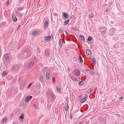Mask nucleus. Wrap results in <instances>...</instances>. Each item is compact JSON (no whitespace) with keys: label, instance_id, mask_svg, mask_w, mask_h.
Instances as JSON below:
<instances>
[{"label":"nucleus","instance_id":"nucleus-24","mask_svg":"<svg viewBox=\"0 0 124 124\" xmlns=\"http://www.w3.org/2000/svg\"><path fill=\"white\" fill-rule=\"evenodd\" d=\"M18 65H15L13 66L12 67V69L14 70L16 69V67L18 66Z\"/></svg>","mask_w":124,"mask_h":124},{"label":"nucleus","instance_id":"nucleus-53","mask_svg":"<svg viewBox=\"0 0 124 124\" xmlns=\"http://www.w3.org/2000/svg\"><path fill=\"white\" fill-rule=\"evenodd\" d=\"M70 118L71 119H72V117H71V114L70 115Z\"/></svg>","mask_w":124,"mask_h":124},{"label":"nucleus","instance_id":"nucleus-26","mask_svg":"<svg viewBox=\"0 0 124 124\" xmlns=\"http://www.w3.org/2000/svg\"><path fill=\"white\" fill-rule=\"evenodd\" d=\"M63 16L65 18H67L68 17V15L66 13H64Z\"/></svg>","mask_w":124,"mask_h":124},{"label":"nucleus","instance_id":"nucleus-11","mask_svg":"<svg viewBox=\"0 0 124 124\" xmlns=\"http://www.w3.org/2000/svg\"><path fill=\"white\" fill-rule=\"evenodd\" d=\"M63 42V40L61 39H60L59 40V46L60 47H61Z\"/></svg>","mask_w":124,"mask_h":124},{"label":"nucleus","instance_id":"nucleus-48","mask_svg":"<svg viewBox=\"0 0 124 124\" xmlns=\"http://www.w3.org/2000/svg\"><path fill=\"white\" fill-rule=\"evenodd\" d=\"M13 116V114H12L11 116V117H12Z\"/></svg>","mask_w":124,"mask_h":124},{"label":"nucleus","instance_id":"nucleus-32","mask_svg":"<svg viewBox=\"0 0 124 124\" xmlns=\"http://www.w3.org/2000/svg\"><path fill=\"white\" fill-rule=\"evenodd\" d=\"M84 84V82L82 81H80L79 83V85H83Z\"/></svg>","mask_w":124,"mask_h":124},{"label":"nucleus","instance_id":"nucleus-1","mask_svg":"<svg viewBox=\"0 0 124 124\" xmlns=\"http://www.w3.org/2000/svg\"><path fill=\"white\" fill-rule=\"evenodd\" d=\"M48 99V101L49 103H52L54 101L55 98L52 92L51 89H49L46 94Z\"/></svg>","mask_w":124,"mask_h":124},{"label":"nucleus","instance_id":"nucleus-33","mask_svg":"<svg viewBox=\"0 0 124 124\" xmlns=\"http://www.w3.org/2000/svg\"><path fill=\"white\" fill-rule=\"evenodd\" d=\"M56 89L57 91L58 92H60V89L59 87L58 86H57L56 87Z\"/></svg>","mask_w":124,"mask_h":124},{"label":"nucleus","instance_id":"nucleus-38","mask_svg":"<svg viewBox=\"0 0 124 124\" xmlns=\"http://www.w3.org/2000/svg\"><path fill=\"white\" fill-rule=\"evenodd\" d=\"M73 60H74L75 61H76L77 60V58H76V57H73Z\"/></svg>","mask_w":124,"mask_h":124},{"label":"nucleus","instance_id":"nucleus-9","mask_svg":"<svg viewBox=\"0 0 124 124\" xmlns=\"http://www.w3.org/2000/svg\"><path fill=\"white\" fill-rule=\"evenodd\" d=\"M32 98V96H27L25 98V102H27L29 100Z\"/></svg>","mask_w":124,"mask_h":124},{"label":"nucleus","instance_id":"nucleus-22","mask_svg":"<svg viewBox=\"0 0 124 124\" xmlns=\"http://www.w3.org/2000/svg\"><path fill=\"white\" fill-rule=\"evenodd\" d=\"M5 58L6 60V61L7 62L9 60V58L8 55L6 54L5 56Z\"/></svg>","mask_w":124,"mask_h":124},{"label":"nucleus","instance_id":"nucleus-25","mask_svg":"<svg viewBox=\"0 0 124 124\" xmlns=\"http://www.w3.org/2000/svg\"><path fill=\"white\" fill-rule=\"evenodd\" d=\"M92 39V38L91 36H89L87 38V40L89 41H91Z\"/></svg>","mask_w":124,"mask_h":124},{"label":"nucleus","instance_id":"nucleus-31","mask_svg":"<svg viewBox=\"0 0 124 124\" xmlns=\"http://www.w3.org/2000/svg\"><path fill=\"white\" fill-rule=\"evenodd\" d=\"M112 30H113V31H112V30H111L110 31V32H112V34H114L115 31V29L114 28L112 29Z\"/></svg>","mask_w":124,"mask_h":124},{"label":"nucleus","instance_id":"nucleus-27","mask_svg":"<svg viewBox=\"0 0 124 124\" xmlns=\"http://www.w3.org/2000/svg\"><path fill=\"white\" fill-rule=\"evenodd\" d=\"M59 31L60 33H62L64 32V30L63 29H60L59 30Z\"/></svg>","mask_w":124,"mask_h":124},{"label":"nucleus","instance_id":"nucleus-34","mask_svg":"<svg viewBox=\"0 0 124 124\" xmlns=\"http://www.w3.org/2000/svg\"><path fill=\"white\" fill-rule=\"evenodd\" d=\"M7 75L6 73V72H4L2 73V75L3 76H5Z\"/></svg>","mask_w":124,"mask_h":124},{"label":"nucleus","instance_id":"nucleus-42","mask_svg":"<svg viewBox=\"0 0 124 124\" xmlns=\"http://www.w3.org/2000/svg\"><path fill=\"white\" fill-rule=\"evenodd\" d=\"M71 29H72L73 30H76V28L75 27H72V28H71Z\"/></svg>","mask_w":124,"mask_h":124},{"label":"nucleus","instance_id":"nucleus-55","mask_svg":"<svg viewBox=\"0 0 124 124\" xmlns=\"http://www.w3.org/2000/svg\"><path fill=\"white\" fill-rule=\"evenodd\" d=\"M123 59H124V58Z\"/></svg>","mask_w":124,"mask_h":124},{"label":"nucleus","instance_id":"nucleus-56","mask_svg":"<svg viewBox=\"0 0 124 124\" xmlns=\"http://www.w3.org/2000/svg\"><path fill=\"white\" fill-rule=\"evenodd\" d=\"M20 25H19V27H20Z\"/></svg>","mask_w":124,"mask_h":124},{"label":"nucleus","instance_id":"nucleus-16","mask_svg":"<svg viewBox=\"0 0 124 124\" xmlns=\"http://www.w3.org/2000/svg\"><path fill=\"white\" fill-rule=\"evenodd\" d=\"M45 55L46 56H48L50 54V52L48 50H46L45 52Z\"/></svg>","mask_w":124,"mask_h":124},{"label":"nucleus","instance_id":"nucleus-46","mask_svg":"<svg viewBox=\"0 0 124 124\" xmlns=\"http://www.w3.org/2000/svg\"><path fill=\"white\" fill-rule=\"evenodd\" d=\"M65 110L66 111H68V108L67 107V108H65Z\"/></svg>","mask_w":124,"mask_h":124},{"label":"nucleus","instance_id":"nucleus-54","mask_svg":"<svg viewBox=\"0 0 124 124\" xmlns=\"http://www.w3.org/2000/svg\"><path fill=\"white\" fill-rule=\"evenodd\" d=\"M93 43V42H90V44H92Z\"/></svg>","mask_w":124,"mask_h":124},{"label":"nucleus","instance_id":"nucleus-44","mask_svg":"<svg viewBox=\"0 0 124 124\" xmlns=\"http://www.w3.org/2000/svg\"><path fill=\"white\" fill-rule=\"evenodd\" d=\"M85 70L86 72H87L89 70L88 68H86Z\"/></svg>","mask_w":124,"mask_h":124},{"label":"nucleus","instance_id":"nucleus-3","mask_svg":"<svg viewBox=\"0 0 124 124\" xmlns=\"http://www.w3.org/2000/svg\"><path fill=\"white\" fill-rule=\"evenodd\" d=\"M72 73L75 76H78L80 74V72L79 70L76 69L73 71Z\"/></svg>","mask_w":124,"mask_h":124},{"label":"nucleus","instance_id":"nucleus-43","mask_svg":"<svg viewBox=\"0 0 124 124\" xmlns=\"http://www.w3.org/2000/svg\"><path fill=\"white\" fill-rule=\"evenodd\" d=\"M43 79V77L42 76H41L40 77V80H42Z\"/></svg>","mask_w":124,"mask_h":124},{"label":"nucleus","instance_id":"nucleus-52","mask_svg":"<svg viewBox=\"0 0 124 124\" xmlns=\"http://www.w3.org/2000/svg\"><path fill=\"white\" fill-rule=\"evenodd\" d=\"M40 52V50H39V51H38V53H39V52Z\"/></svg>","mask_w":124,"mask_h":124},{"label":"nucleus","instance_id":"nucleus-14","mask_svg":"<svg viewBox=\"0 0 124 124\" xmlns=\"http://www.w3.org/2000/svg\"><path fill=\"white\" fill-rule=\"evenodd\" d=\"M93 88H90L88 90L86 91L87 93L89 94L93 92Z\"/></svg>","mask_w":124,"mask_h":124},{"label":"nucleus","instance_id":"nucleus-4","mask_svg":"<svg viewBox=\"0 0 124 124\" xmlns=\"http://www.w3.org/2000/svg\"><path fill=\"white\" fill-rule=\"evenodd\" d=\"M26 83L24 81L22 82L20 84V89L21 90H23L24 87L26 86Z\"/></svg>","mask_w":124,"mask_h":124},{"label":"nucleus","instance_id":"nucleus-18","mask_svg":"<svg viewBox=\"0 0 124 124\" xmlns=\"http://www.w3.org/2000/svg\"><path fill=\"white\" fill-rule=\"evenodd\" d=\"M72 17H70V20H67L65 21H64V25L65 26L67 25V24L68 23H69V21L70 20V19H71V18H72Z\"/></svg>","mask_w":124,"mask_h":124},{"label":"nucleus","instance_id":"nucleus-29","mask_svg":"<svg viewBox=\"0 0 124 124\" xmlns=\"http://www.w3.org/2000/svg\"><path fill=\"white\" fill-rule=\"evenodd\" d=\"M96 59H95L93 58L92 59V61L95 64L96 63V62H95Z\"/></svg>","mask_w":124,"mask_h":124},{"label":"nucleus","instance_id":"nucleus-39","mask_svg":"<svg viewBox=\"0 0 124 124\" xmlns=\"http://www.w3.org/2000/svg\"><path fill=\"white\" fill-rule=\"evenodd\" d=\"M31 83H30L28 87V88L31 85Z\"/></svg>","mask_w":124,"mask_h":124},{"label":"nucleus","instance_id":"nucleus-8","mask_svg":"<svg viewBox=\"0 0 124 124\" xmlns=\"http://www.w3.org/2000/svg\"><path fill=\"white\" fill-rule=\"evenodd\" d=\"M12 16L13 21L14 22H16L17 21V19L16 16L15 15L14 13L13 14H12Z\"/></svg>","mask_w":124,"mask_h":124},{"label":"nucleus","instance_id":"nucleus-12","mask_svg":"<svg viewBox=\"0 0 124 124\" xmlns=\"http://www.w3.org/2000/svg\"><path fill=\"white\" fill-rule=\"evenodd\" d=\"M87 96H85L84 98H83L80 101V102L81 103H83L85 102L87 99Z\"/></svg>","mask_w":124,"mask_h":124},{"label":"nucleus","instance_id":"nucleus-20","mask_svg":"<svg viewBox=\"0 0 124 124\" xmlns=\"http://www.w3.org/2000/svg\"><path fill=\"white\" fill-rule=\"evenodd\" d=\"M34 63L33 61H32L29 65L28 67L29 68H31L32 67Z\"/></svg>","mask_w":124,"mask_h":124},{"label":"nucleus","instance_id":"nucleus-6","mask_svg":"<svg viewBox=\"0 0 124 124\" xmlns=\"http://www.w3.org/2000/svg\"><path fill=\"white\" fill-rule=\"evenodd\" d=\"M86 52L87 57H90L91 53V51L89 49H87L86 50Z\"/></svg>","mask_w":124,"mask_h":124},{"label":"nucleus","instance_id":"nucleus-47","mask_svg":"<svg viewBox=\"0 0 124 124\" xmlns=\"http://www.w3.org/2000/svg\"><path fill=\"white\" fill-rule=\"evenodd\" d=\"M81 98V96H79L78 98V100H80Z\"/></svg>","mask_w":124,"mask_h":124},{"label":"nucleus","instance_id":"nucleus-23","mask_svg":"<svg viewBox=\"0 0 124 124\" xmlns=\"http://www.w3.org/2000/svg\"><path fill=\"white\" fill-rule=\"evenodd\" d=\"M78 60L80 61V62H83V60L82 59L81 57V56H79V57L78 59Z\"/></svg>","mask_w":124,"mask_h":124},{"label":"nucleus","instance_id":"nucleus-51","mask_svg":"<svg viewBox=\"0 0 124 124\" xmlns=\"http://www.w3.org/2000/svg\"><path fill=\"white\" fill-rule=\"evenodd\" d=\"M82 122H81L80 123L78 124H82Z\"/></svg>","mask_w":124,"mask_h":124},{"label":"nucleus","instance_id":"nucleus-36","mask_svg":"<svg viewBox=\"0 0 124 124\" xmlns=\"http://www.w3.org/2000/svg\"><path fill=\"white\" fill-rule=\"evenodd\" d=\"M52 80L54 82V83L55 82V78L54 77H53L52 78Z\"/></svg>","mask_w":124,"mask_h":124},{"label":"nucleus","instance_id":"nucleus-28","mask_svg":"<svg viewBox=\"0 0 124 124\" xmlns=\"http://www.w3.org/2000/svg\"><path fill=\"white\" fill-rule=\"evenodd\" d=\"M89 16L90 18H92L93 17V14L92 13H91V14H89Z\"/></svg>","mask_w":124,"mask_h":124},{"label":"nucleus","instance_id":"nucleus-21","mask_svg":"<svg viewBox=\"0 0 124 124\" xmlns=\"http://www.w3.org/2000/svg\"><path fill=\"white\" fill-rule=\"evenodd\" d=\"M48 25V22L47 21H46L44 23V26L45 27V28H46V27H47Z\"/></svg>","mask_w":124,"mask_h":124},{"label":"nucleus","instance_id":"nucleus-57","mask_svg":"<svg viewBox=\"0 0 124 124\" xmlns=\"http://www.w3.org/2000/svg\"><path fill=\"white\" fill-rule=\"evenodd\" d=\"M37 49H38V48H37Z\"/></svg>","mask_w":124,"mask_h":124},{"label":"nucleus","instance_id":"nucleus-37","mask_svg":"<svg viewBox=\"0 0 124 124\" xmlns=\"http://www.w3.org/2000/svg\"><path fill=\"white\" fill-rule=\"evenodd\" d=\"M108 11V9L107 8L106 10L104 11V13L105 14H106L107 13Z\"/></svg>","mask_w":124,"mask_h":124},{"label":"nucleus","instance_id":"nucleus-40","mask_svg":"<svg viewBox=\"0 0 124 124\" xmlns=\"http://www.w3.org/2000/svg\"><path fill=\"white\" fill-rule=\"evenodd\" d=\"M9 4V1H8L6 3V5L7 6H8V4Z\"/></svg>","mask_w":124,"mask_h":124},{"label":"nucleus","instance_id":"nucleus-15","mask_svg":"<svg viewBox=\"0 0 124 124\" xmlns=\"http://www.w3.org/2000/svg\"><path fill=\"white\" fill-rule=\"evenodd\" d=\"M119 43H117L115 44L114 46V48L115 49L118 48L119 47Z\"/></svg>","mask_w":124,"mask_h":124},{"label":"nucleus","instance_id":"nucleus-45","mask_svg":"<svg viewBox=\"0 0 124 124\" xmlns=\"http://www.w3.org/2000/svg\"><path fill=\"white\" fill-rule=\"evenodd\" d=\"M123 99V97H120L119 98V100H122V99Z\"/></svg>","mask_w":124,"mask_h":124},{"label":"nucleus","instance_id":"nucleus-30","mask_svg":"<svg viewBox=\"0 0 124 124\" xmlns=\"http://www.w3.org/2000/svg\"><path fill=\"white\" fill-rule=\"evenodd\" d=\"M19 118L21 119H23L24 118V115L23 114H22L19 117Z\"/></svg>","mask_w":124,"mask_h":124},{"label":"nucleus","instance_id":"nucleus-35","mask_svg":"<svg viewBox=\"0 0 124 124\" xmlns=\"http://www.w3.org/2000/svg\"><path fill=\"white\" fill-rule=\"evenodd\" d=\"M23 10V9H22V8H19L17 10V11L18 12L20 11V10Z\"/></svg>","mask_w":124,"mask_h":124},{"label":"nucleus","instance_id":"nucleus-19","mask_svg":"<svg viewBox=\"0 0 124 124\" xmlns=\"http://www.w3.org/2000/svg\"><path fill=\"white\" fill-rule=\"evenodd\" d=\"M7 119L5 118H3L1 122V124H3L4 123H5L6 122Z\"/></svg>","mask_w":124,"mask_h":124},{"label":"nucleus","instance_id":"nucleus-13","mask_svg":"<svg viewBox=\"0 0 124 124\" xmlns=\"http://www.w3.org/2000/svg\"><path fill=\"white\" fill-rule=\"evenodd\" d=\"M80 41L82 42V41H84L85 40L84 37L82 35H80L79 37Z\"/></svg>","mask_w":124,"mask_h":124},{"label":"nucleus","instance_id":"nucleus-50","mask_svg":"<svg viewBox=\"0 0 124 124\" xmlns=\"http://www.w3.org/2000/svg\"><path fill=\"white\" fill-rule=\"evenodd\" d=\"M33 106H34V107H35V106H36V104H33Z\"/></svg>","mask_w":124,"mask_h":124},{"label":"nucleus","instance_id":"nucleus-49","mask_svg":"<svg viewBox=\"0 0 124 124\" xmlns=\"http://www.w3.org/2000/svg\"><path fill=\"white\" fill-rule=\"evenodd\" d=\"M66 34L67 35V34H68L67 33V32L66 31Z\"/></svg>","mask_w":124,"mask_h":124},{"label":"nucleus","instance_id":"nucleus-5","mask_svg":"<svg viewBox=\"0 0 124 124\" xmlns=\"http://www.w3.org/2000/svg\"><path fill=\"white\" fill-rule=\"evenodd\" d=\"M99 30L103 34H105L107 31L106 28L103 27L100 28L99 29Z\"/></svg>","mask_w":124,"mask_h":124},{"label":"nucleus","instance_id":"nucleus-10","mask_svg":"<svg viewBox=\"0 0 124 124\" xmlns=\"http://www.w3.org/2000/svg\"><path fill=\"white\" fill-rule=\"evenodd\" d=\"M50 72L48 71L47 72L46 74V78L47 80H48L49 79L50 77Z\"/></svg>","mask_w":124,"mask_h":124},{"label":"nucleus","instance_id":"nucleus-2","mask_svg":"<svg viewBox=\"0 0 124 124\" xmlns=\"http://www.w3.org/2000/svg\"><path fill=\"white\" fill-rule=\"evenodd\" d=\"M53 36L52 34L51 36L49 35L47 36H45L43 38L44 41L45 42H47L48 40H49L51 39H52L53 38Z\"/></svg>","mask_w":124,"mask_h":124},{"label":"nucleus","instance_id":"nucleus-7","mask_svg":"<svg viewBox=\"0 0 124 124\" xmlns=\"http://www.w3.org/2000/svg\"><path fill=\"white\" fill-rule=\"evenodd\" d=\"M69 77L70 78L73 80L76 81H78L77 78H76L74 76H72L71 74H70L69 75Z\"/></svg>","mask_w":124,"mask_h":124},{"label":"nucleus","instance_id":"nucleus-17","mask_svg":"<svg viewBox=\"0 0 124 124\" xmlns=\"http://www.w3.org/2000/svg\"><path fill=\"white\" fill-rule=\"evenodd\" d=\"M40 33V31H34L33 32L32 34L33 35L39 34Z\"/></svg>","mask_w":124,"mask_h":124},{"label":"nucleus","instance_id":"nucleus-41","mask_svg":"<svg viewBox=\"0 0 124 124\" xmlns=\"http://www.w3.org/2000/svg\"><path fill=\"white\" fill-rule=\"evenodd\" d=\"M36 57H35L34 58V59H33V61H34L35 62H36Z\"/></svg>","mask_w":124,"mask_h":124}]
</instances>
